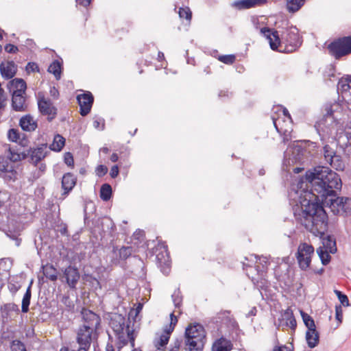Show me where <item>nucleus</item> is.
Returning a JSON list of instances; mask_svg holds the SVG:
<instances>
[{
	"instance_id": "obj_21",
	"label": "nucleus",
	"mask_w": 351,
	"mask_h": 351,
	"mask_svg": "<svg viewBox=\"0 0 351 351\" xmlns=\"http://www.w3.org/2000/svg\"><path fill=\"white\" fill-rule=\"evenodd\" d=\"M19 125L24 131H34L37 128V123L30 114L22 117L19 120Z\"/></svg>"
},
{
	"instance_id": "obj_59",
	"label": "nucleus",
	"mask_w": 351,
	"mask_h": 351,
	"mask_svg": "<svg viewBox=\"0 0 351 351\" xmlns=\"http://www.w3.org/2000/svg\"><path fill=\"white\" fill-rule=\"evenodd\" d=\"M9 152H10V159L12 161V157L14 156V154H19L20 152V150L16 147H10L9 148Z\"/></svg>"
},
{
	"instance_id": "obj_27",
	"label": "nucleus",
	"mask_w": 351,
	"mask_h": 351,
	"mask_svg": "<svg viewBox=\"0 0 351 351\" xmlns=\"http://www.w3.org/2000/svg\"><path fill=\"white\" fill-rule=\"evenodd\" d=\"M62 64L58 60H54L48 68V72L53 74L56 80L61 77Z\"/></svg>"
},
{
	"instance_id": "obj_36",
	"label": "nucleus",
	"mask_w": 351,
	"mask_h": 351,
	"mask_svg": "<svg viewBox=\"0 0 351 351\" xmlns=\"http://www.w3.org/2000/svg\"><path fill=\"white\" fill-rule=\"evenodd\" d=\"M44 275L51 281H56L58 278L56 269L51 265L49 267L45 268L43 271Z\"/></svg>"
},
{
	"instance_id": "obj_35",
	"label": "nucleus",
	"mask_w": 351,
	"mask_h": 351,
	"mask_svg": "<svg viewBox=\"0 0 351 351\" xmlns=\"http://www.w3.org/2000/svg\"><path fill=\"white\" fill-rule=\"evenodd\" d=\"M132 253V247L131 246H123L119 250V258L122 261L126 260Z\"/></svg>"
},
{
	"instance_id": "obj_20",
	"label": "nucleus",
	"mask_w": 351,
	"mask_h": 351,
	"mask_svg": "<svg viewBox=\"0 0 351 351\" xmlns=\"http://www.w3.org/2000/svg\"><path fill=\"white\" fill-rule=\"evenodd\" d=\"M7 88L11 94H12V93H25L27 84L23 79L14 78L8 83Z\"/></svg>"
},
{
	"instance_id": "obj_9",
	"label": "nucleus",
	"mask_w": 351,
	"mask_h": 351,
	"mask_svg": "<svg viewBox=\"0 0 351 351\" xmlns=\"http://www.w3.org/2000/svg\"><path fill=\"white\" fill-rule=\"evenodd\" d=\"M199 332V330L197 333ZM189 328L185 329L184 332V349L186 351H203L206 341L204 340V335L199 333V335H191Z\"/></svg>"
},
{
	"instance_id": "obj_6",
	"label": "nucleus",
	"mask_w": 351,
	"mask_h": 351,
	"mask_svg": "<svg viewBox=\"0 0 351 351\" xmlns=\"http://www.w3.org/2000/svg\"><path fill=\"white\" fill-rule=\"evenodd\" d=\"M339 108V104L337 102L326 103L323 106L322 109L323 117L320 120L317 121L315 125L317 131L320 129L324 131V128H329L336 122L334 112L337 111Z\"/></svg>"
},
{
	"instance_id": "obj_62",
	"label": "nucleus",
	"mask_w": 351,
	"mask_h": 351,
	"mask_svg": "<svg viewBox=\"0 0 351 351\" xmlns=\"http://www.w3.org/2000/svg\"><path fill=\"white\" fill-rule=\"evenodd\" d=\"M8 287H9L10 291L12 293H15L20 289V286H16V285H15L14 284H10Z\"/></svg>"
},
{
	"instance_id": "obj_45",
	"label": "nucleus",
	"mask_w": 351,
	"mask_h": 351,
	"mask_svg": "<svg viewBox=\"0 0 351 351\" xmlns=\"http://www.w3.org/2000/svg\"><path fill=\"white\" fill-rule=\"evenodd\" d=\"M295 152H297L296 160L302 162H304V157L306 156V155L309 153L306 149L302 148L300 147H298Z\"/></svg>"
},
{
	"instance_id": "obj_32",
	"label": "nucleus",
	"mask_w": 351,
	"mask_h": 351,
	"mask_svg": "<svg viewBox=\"0 0 351 351\" xmlns=\"http://www.w3.org/2000/svg\"><path fill=\"white\" fill-rule=\"evenodd\" d=\"M330 165L337 171H343L345 169V164L340 155L335 154L333 157H331L330 160Z\"/></svg>"
},
{
	"instance_id": "obj_63",
	"label": "nucleus",
	"mask_w": 351,
	"mask_h": 351,
	"mask_svg": "<svg viewBox=\"0 0 351 351\" xmlns=\"http://www.w3.org/2000/svg\"><path fill=\"white\" fill-rule=\"evenodd\" d=\"M287 131L285 130V131H282V134H280L281 136H282V143L284 144H286L289 141V134H287Z\"/></svg>"
},
{
	"instance_id": "obj_18",
	"label": "nucleus",
	"mask_w": 351,
	"mask_h": 351,
	"mask_svg": "<svg viewBox=\"0 0 351 351\" xmlns=\"http://www.w3.org/2000/svg\"><path fill=\"white\" fill-rule=\"evenodd\" d=\"M233 344L230 339L221 337L214 341L211 347V351H231Z\"/></svg>"
},
{
	"instance_id": "obj_26",
	"label": "nucleus",
	"mask_w": 351,
	"mask_h": 351,
	"mask_svg": "<svg viewBox=\"0 0 351 351\" xmlns=\"http://www.w3.org/2000/svg\"><path fill=\"white\" fill-rule=\"evenodd\" d=\"M82 279L86 282L88 283V285L93 289L95 290L101 289L99 274H97V276H94L93 274L84 273V274L82 276Z\"/></svg>"
},
{
	"instance_id": "obj_64",
	"label": "nucleus",
	"mask_w": 351,
	"mask_h": 351,
	"mask_svg": "<svg viewBox=\"0 0 351 351\" xmlns=\"http://www.w3.org/2000/svg\"><path fill=\"white\" fill-rule=\"evenodd\" d=\"M101 119H95L93 121V126L95 128L99 129L100 124H101Z\"/></svg>"
},
{
	"instance_id": "obj_12",
	"label": "nucleus",
	"mask_w": 351,
	"mask_h": 351,
	"mask_svg": "<svg viewBox=\"0 0 351 351\" xmlns=\"http://www.w3.org/2000/svg\"><path fill=\"white\" fill-rule=\"evenodd\" d=\"M77 103L80 106V113L82 117H85L90 112L94 101V97L92 93L86 91L83 94L77 96Z\"/></svg>"
},
{
	"instance_id": "obj_39",
	"label": "nucleus",
	"mask_w": 351,
	"mask_h": 351,
	"mask_svg": "<svg viewBox=\"0 0 351 351\" xmlns=\"http://www.w3.org/2000/svg\"><path fill=\"white\" fill-rule=\"evenodd\" d=\"M12 351H27L25 344L20 340L15 339L11 342Z\"/></svg>"
},
{
	"instance_id": "obj_4",
	"label": "nucleus",
	"mask_w": 351,
	"mask_h": 351,
	"mask_svg": "<svg viewBox=\"0 0 351 351\" xmlns=\"http://www.w3.org/2000/svg\"><path fill=\"white\" fill-rule=\"evenodd\" d=\"M110 325L119 340V350L123 346L128 344V341H130V346L134 348L135 336L134 335V330H130L129 325H127L128 338H126L123 332L125 327V319L122 315L117 314L111 317Z\"/></svg>"
},
{
	"instance_id": "obj_7",
	"label": "nucleus",
	"mask_w": 351,
	"mask_h": 351,
	"mask_svg": "<svg viewBox=\"0 0 351 351\" xmlns=\"http://www.w3.org/2000/svg\"><path fill=\"white\" fill-rule=\"evenodd\" d=\"M314 254V247L306 243H302L298 247L295 254L299 267L306 271L311 263V257Z\"/></svg>"
},
{
	"instance_id": "obj_37",
	"label": "nucleus",
	"mask_w": 351,
	"mask_h": 351,
	"mask_svg": "<svg viewBox=\"0 0 351 351\" xmlns=\"http://www.w3.org/2000/svg\"><path fill=\"white\" fill-rule=\"evenodd\" d=\"M178 14L180 19H185L190 22L192 18V12L189 7L180 8Z\"/></svg>"
},
{
	"instance_id": "obj_11",
	"label": "nucleus",
	"mask_w": 351,
	"mask_h": 351,
	"mask_svg": "<svg viewBox=\"0 0 351 351\" xmlns=\"http://www.w3.org/2000/svg\"><path fill=\"white\" fill-rule=\"evenodd\" d=\"M38 108L41 114L47 116L48 121H52L56 117L58 109L53 105L50 99H46L44 96L38 100Z\"/></svg>"
},
{
	"instance_id": "obj_14",
	"label": "nucleus",
	"mask_w": 351,
	"mask_h": 351,
	"mask_svg": "<svg viewBox=\"0 0 351 351\" xmlns=\"http://www.w3.org/2000/svg\"><path fill=\"white\" fill-rule=\"evenodd\" d=\"M63 275L69 287L71 289H75L76 285L80 278L77 268L75 266L69 265L65 268Z\"/></svg>"
},
{
	"instance_id": "obj_52",
	"label": "nucleus",
	"mask_w": 351,
	"mask_h": 351,
	"mask_svg": "<svg viewBox=\"0 0 351 351\" xmlns=\"http://www.w3.org/2000/svg\"><path fill=\"white\" fill-rule=\"evenodd\" d=\"M4 49L5 51L9 53H15L19 51L18 47L12 44H7Z\"/></svg>"
},
{
	"instance_id": "obj_23",
	"label": "nucleus",
	"mask_w": 351,
	"mask_h": 351,
	"mask_svg": "<svg viewBox=\"0 0 351 351\" xmlns=\"http://www.w3.org/2000/svg\"><path fill=\"white\" fill-rule=\"evenodd\" d=\"M33 284V279L31 280L26 291L22 299L21 304V312L23 313H26L29 310V304L32 298V286Z\"/></svg>"
},
{
	"instance_id": "obj_60",
	"label": "nucleus",
	"mask_w": 351,
	"mask_h": 351,
	"mask_svg": "<svg viewBox=\"0 0 351 351\" xmlns=\"http://www.w3.org/2000/svg\"><path fill=\"white\" fill-rule=\"evenodd\" d=\"M8 165H5L4 163L0 162V177L5 173L7 171H8Z\"/></svg>"
},
{
	"instance_id": "obj_53",
	"label": "nucleus",
	"mask_w": 351,
	"mask_h": 351,
	"mask_svg": "<svg viewBox=\"0 0 351 351\" xmlns=\"http://www.w3.org/2000/svg\"><path fill=\"white\" fill-rule=\"evenodd\" d=\"M338 299L343 306H348L350 305L349 299L346 294L341 295V297Z\"/></svg>"
},
{
	"instance_id": "obj_16",
	"label": "nucleus",
	"mask_w": 351,
	"mask_h": 351,
	"mask_svg": "<svg viewBox=\"0 0 351 351\" xmlns=\"http://www.w3.org/2000/svg\"><path fill=\"white\" fill-rule=\"evenodd\" d=\"M77 182V178L72 173H66L62 179V188L64 192L62 196L65 197L73 190Z\"/></svg>"
},
{
	"instance_id": "obj_42",
	"label": "nucleus",
	"mask_w": 351,
	"mask_h": 351,
	"mask_svg": "<svg viewBox=\"0 0 351 351\" xmlns=\"http://www.w3.org/2000/svg\"><path fill=\"white\" fill-rule=\"evenodd\" d=\"M173 302L174 303L176 308H180L182 302V296L181 295V292L179 289L176 290L171 295Z\"/></svg>"
},
{
	"instance_id": "obj_57",
	"label": "nucleus",
	"mask_w": 351,
	"mask_h": 351,
	"mask_svg": "<svg viewBox=\"0 0 351 351\" xmlns=\"http://www.w3.org/2000/svg\"><path fill=\"white\" fill-rule=\"evenodd\" d=\"M339 84H340L342 91H347L351 88V84H349L347 81L346 82H339Z\"/></svg>"
},
{
	"instance_id": "obj_15",
	"label": "nucleus",
	"mask_w": 351,
	"mask_h": 351,
	"mask_svg": "<svg viewBox=\"0 0 351 351\" xmlns=\"http://www.w3.org/2000/svg\"><path fill=\"white\" fill-rule=\"evenodd\" d=\"M267 0H236L232 6L238 10H243L261 6L267 3Z\"/></svg>"
},
{
	"instance_id": "obj_22",
	"label": "nucleus",
	"mask_w": 351,
	"mask_h": 351,
	"mask_svg": "<svg viewBox=\"0 0 351 351\" xmlns=\"http://www.w3.org/2000/svg\"><path fill=\"white\" fill-rule=\"evenodd\" d=\"M46 148L47 144H42L40 146L35 149H32L31 147L29 148V152L31 153V160L36 165L46 156V152H45V149Z\"/></svg>"
},
{
	"instance_id": "obj_3",
	"label": "nucleus",
	"mask_w": 351,
	"mask_h": 351,
	"mask_svg": "<svg viewBox=\"0 0 351 351\" xmlns=\"http://www.w3.org/2000/svg\"><path fill=\"white\" fill-rule=\"evenodd\" d=\"M283 23H285L286 26L282 27L278 26V29L268 27H262L261 33L269 40L272 50L291 53L301 46L302 40L295 26H289L288 21H285Z\"/></svg>"
},
{
	"instance_id": "obj_19",
	"label": "nucleus",
	"mask_w": 351,
	"mask_h": 351,
	"mask_svg": "<svg viewBox=\"0 0 351 351\" xmlns=\"http://www.w3.org/2000/svg\"><path fill=\"white\" fill-rule=\"evenodd\" d=\"M25 93H12V107L14 111L23 112L26 110L25 106Z\"/></svg>"
},
{
	"instance_id": "obj_33",
	"label": "nucleus",
	"mask_w": 351,
	"mask_h": 351,
	"mask_svg": "<svg viewBox=\"0 0 351 351\" xmlns=\"http://www.w3.org/2000/svg\"><path fill=\"white\" fill-rule=\"evenodd\" d=\"M305 0H287V8L289 12L298 11L304 5Z\"/></svg>"
},
{
	"instance_id": "obj_1",
	"label": "nucleus",
	"mask_w": 351,
	"mask_h": 351,
	"mask_svg": "<svg viewBox=\"0 0 351 351\" xmlns=\"http://www.w3.org/2000/svg\"><path fill=\"white\" fill-rule=\"evenodd\" d=\"M302 190L299 200L316 199V202L330 208L334 215L350 211L351 198L337 197L336 189H341L342 182L339 176L327 167L317 166L306 171L298 182Z\"/></svg>"
},
{
	"instance_id": "obj_31",
	"label": "nucleus",
	"mask_w": 351,
	"mask_h": 351,
	"mask_svg": "<svg viewBox=\"0 0 351 351\" xmlns=\"http://www.w3.org/2000/svg\"><path fill=\"white\" fill-rule=\"evenodd\" d=\"M300 314H301V317L302 318L303 322H304L305 326L307 328V330L315 331L316 326L315 324V321L312 318V317L310 316L306 312L303 311L302 310L300 311Z\"/></svg>"
},
{
	"instance_id": "obj_13",
	"label": "nucleus",
	"mask_w": 351,
	"mask_h": 351,
	"mask_svg": "<svg viewBox=\"0 0 351 351\" xmlns=\"http://www.w3.org/2000/svg\"><path fill=\"white\" fill-rule=\"evenodd\" d=\"M84 324L83 326L85 328H89L96 331L100 325V317L87 308H82L81 312Z\"/></svg>"
},
{
	"instance_id": "obj_49",
	"label": "nucleus",
	"mask_w": 351,
	"mask_h": 351,
	"mask_svg": "<svg viewBox=\"0 0 351 351\" xmlns=\"http://www.w3.org/2000/svg\"><path fill=\"white\" fill-rule=\"evenodd\" d=\"M64 162L69 167H73L74 160L73 154L71 152H66L64 155Z\"/></svg>"
},
{
	"instance_id": "obj_8",
	"label": "nucleus",
	"mask_w": 351,
	"mask_h": 351,
	"mask_svg": "<svg viewBox=\"0 0 351 351\" xmlns=\"http://www.w3.org/2000/svg\"><path fill=\"white\" fill-rule=\"evenodd\" d=\"M178 317L173 313L170 314V322L163 328V333L154 340V344L157 350H164L169 342L170 335L173 331L175 326L178 323Z\"/></svg>"
},
{
	"instance_id": "obj_38",
	"label": "nucleus",
	"mask_w": 351,
	"mask_h": 351,
	"mask_svg": "<svg viewBox=\"0 0 351 351\" xmlns=\"http://www.w3.org/2000/svg\"><path fill=\"white\" fill-rule=\"evenodd\" d=\"M16 171L12 167L1 177H3L5 182H14L16 180Z\"/></svg>"
},
{
	"instance_id": "obj_58",
	"label": "nucleus",
	"mask_w": 351,
	"mask_h": 351,
	"mask_svg": "<svg viewBox=\"0 0 351 351\" xmlns=\"http://www.w3.org/2000/svg\"><path fill=\"white\" fill-rule=\"evenodd\" d=\"M19 144L21 147H26L28 145V140L25 136V134H23V137H20V140H19Z\"/></svg>"
},
{
	"instance_id": "obj_2",
	"label": "nucleus",
	"mask_w": 351,
	"mask_h": 351,
	"mask_svg": "<svg viewBox=\"0 0 351 351\" xmlns=\"http://www.w3.org/2000/svg\"><path fill=\"white\" fill-rule=\"evenodd\" d=\"M315 200L306 198L299 200L301 213H294L295 220L309 232L315 235L319 234L324 249L335 254L337 251L336 239L333 235L325 236L324 234L328 227V215L322 204Z\"/></svg>"
},
{
	"instance_id": "obj_51",
	"label": "nucleus",
	"mask_w": 351,
	"mask_h": 351,
	"mask_svg": "<svg viewBox=\"0 0 351 351\" xmlns=\"http://www.w3.org/2000/svg\"><path fill=\"white\" fill-rule=\"evenodd\" d=\"M95 172L97 176L103 177L107 173L108 168L105 165H99L97 167Z\"/></svg>"
},
{
	"instance_id": "obj_10",
	"label": "nucleus",
	"mask_w": 351,
	"mask_h": 351,
	"mask_svg": "<svg viewBox=\"0 0 351 351\" xmlns=\"http://www.w3.org/2000/svg\"><path fill=\"white\" fill-rule=\"evenodd\" d=\"M95 331L94 330L85 328L82 326L77 332V341L79 344V348L77 350H69L68 348L64 347L60 349V351H88L90 343L92 341V334Z\"/></svg>"
},
{
	"instance_id": "obj_46",
	"label": "nucleus",
	"mask_w": 351,
	"mask_h": 351,
	"mask_svg": "<svg viewBox=\"0 0 351 351\" xmlns=\"http://www.w3.org/2000/svg\"><path fill=\"white\" fill-rule=\"evenodd\" d=\"M335 319L338 322L339 326L343 320V310L341 305H337L335 306Z\"/></svg>"
},
{
	"instance_id": "obj_30",
	"label": "nucleus",
	"mask_w": 351,
	"mask_h": 351,
	"mask_svg": "<svg viewBox=\"0 0 351 351\" xmlns=\"http://www.w3.org/2000/svg\"><path fill=\"white\" fill-rule=\"evenodd\" d=\"M112 193V187L109 184L105 183L101 185L99 191V196L103 201L107 202L110 200Z\"/></svg>"
},
{
	"instance_id": "obj_43",
	"label": "nucleus",
	"mask_w": 351,
	"mask_h": 351,
	"mask_svg": "<svg viewBox=\"0 0 351 351\" xmlns=\"http://www.w3.org/2000/svg\"><path fill=\"white\" fill-rule=\"evenodd\" d=\"M14 156L12 157V161L13 162H18L21 161L22 160L26 159L28 156L31 157V153L29 152V149H28L27 151H23L19 152V154H14Z\"/></svg>"
},
{
	"instance_id": "obj_29",
	"label": "nucleus",
	"mask_w": 351,
	"mask_h": 351,
	"mask_svg": "<svg viewBox=\"0 0 351 351\" xmlns=\"http://www.w3.org/2000/svg\"><path fill=\"white\" fill-rule=\"evenodd\" d=\"M65 145V138L60 134H57L54 137L53 143L50 145V149L55 152H60Z\"/></svg>"
},
{
	"instance_id": "obj_41",
	"label": "nucleus",
	"mask_w": 351,
	"mask_h": 351,
	"mask_svg": "<svg viewBox=\"0 0 351 351\" xmlns=\"http://www.w3.org/2000/svg\"><path fill=\"white\" fill-rule=\"evenodd\" d=\"M21 134L17 129L12 128L8 132V138L10 141L17 143L20 140Z\"/></svg>"
},
{
	"instance_id": "obj_24",
	"label": "nucleus",
	"mask_w": 351,
	"mask_h": 351,
	"mask_svg": "<svg viewBox=\"0 0 351 351\" xmlns=\"http://www.w3.org/2000/svg\"><path fill=\"white\" fill-rule=\"evenodd\" d=\"M306 340L310 348H315L319 343V332L316 329L315 331L307 330L306 332Z\"/></svg>"
},
{
	"instance_id": "obj_55",
	"label": "nucleus",
	"mask_w": 351,
	"mask_h": 351,
	"mask_svg": "<svg viewBox=\"0 0 351 351\" xmlns=\"http://www.w3.org/2000/svg\"><path fill=\"white\" fill-rule=\"evenodd\" d=\"M50 95L53 97L54 99H58L59 97V91L55 87L52 86L50 88Z\"/></svg>"
},
{
	"instance_id": "obj_61",
	"label": "nucleus",
	"mask_w": 351,
	"mask_h": 351,
	"mask_svg": "<svg viewBox=\"0 0 351 351\" xmlns=\"http://www.w3.org/2000/svg\"><path fill=\"white\" fill-rule=\"evenodd\" d=\"M91 0H76L77 4L81 5L84 7H87L90 5Z\"/></svg>"
},
{
	"instance_id": "obj_5",
	"label": "nucleus",
	"mask_w": 351,
	"mask_h": 351,
	"mask_svg": "<svg viewBox=\"0 0 351 351\" xmlns=\"http://www.w3.org/2000/svg\"><path fill=\"white\" fill-rule=\"evenodd\" d=\"M327 49L329 54L337 60L351 54V36L334 39L328 44Z\"/></svg>"
},
{
	"instance_id": "obj_50",
	"label": "nucleus",
	"mask_w": 351,
	"mask_h": 351,
	"mask_svg": "<svg viewBox=\"0 0 351 351\" xmlns=\"http://www.w3.org/2000/svg\"><path fill=\"white\" fill-rule=\"evenodd\" d=\"M324 157L326 160L330 161L331 160V157H333V155L336 154L335 152L332 150L329 145H326L324 147Z\"/></svg>"
},
{
	"instance_id": "obj_25",
	"label": "nucleus",
	"mask_w": 351,
	"mask_h": 351,
	"mask_svg": "<svg viewBox=\"0 0 351 351\" xmlns=\"http://www.w3.org/2000/svg\"><path fill=\"white\" fill-rule=\"evenodd\" d=\"M0 311L1 317L7 319L10 317V313L11 311L19 314L20 313V309L19 306L14 303H7L1 306Z\"/></svg>"
},
{
	"instance_id": "obj_56",
	"label": "nucleus",
	"mask_w": 351,
	"mask_h": 351,
	"mask_svg": "<svg viewBox=\"0 0 351 351\" xmlns=\"http://www.w3.org/2000/svg\"><path fill=\"white\" fill-rule=\"evenodd\" d=\"M273 351H293L291 348L284 345L280 346H275L273 349Z\"/></svg>"
},
{
	"instance_id": "obj_48",
	"label": "nucleus",
	"mask_w": 351,
	"mask_h": 351,
	"mask_svg": "<svg viewBox=\"0 0 351 351\" xmlns=\"http://www.w3.org/2000/svg\"><path fill=\"white\" fill-rule=\"evenodd\" d=\"M182 343V339L181 338L176 339L171 344V348L169 351H179Z\"/></svg>"
},
{
	"instance_id": "obj_28",
	"label": "nucleus",
	"mask_w": 351,
	"mask_h": 351,
	"mask_svg": "<svg viewBox=\"0 0 351 351\" xmlns=\"http://www.w3.org/2000/svg\"><path fill=\"white\" fill-rule=\"evenodd\" d=\"M186 328L190 329V331L191 332L190 335L195 336L194 337H196L197 335H199V332L197 333L199 330V333H202L203 332L204 340L206 341V332L204 327L202 324L199 323L190 324Z\"/></svg>"
},
{
	"instance_id": "obj_47",
	"label": "nucleus",
	"mask_w": 351,
	"mask_h": 351,
	"mask_svg": "<svg viewBox=\"0 0 351 351\" xmlns=\"http://www.w3.org/2000/svg\"><path fill=\"white\" fill-rule=\"evenodd\" d=\"M25 70L28 73H29L30 72L34 73L40 71L38 65L37 64V63L34 62H28L25 66Z\"/></svg>"
},
{
	"instance_id": "obj_54",
	"label": "nucleus",
	"mask_w": 351,
	"mask_h": 351,
	"mask_svg": "<svg viewBox=\"0 0 351 351\" xmlns=\"http://www.w3.org/2000/svg\"><path fill=\"white\" fill-rule=\"evenodd\" d=\"M119 167L117 165H114L112 167L110 172V175L112 178H115L119 175Z\"/></svg>"
},
{
	"instance_id": "obj_40",
	"label": "nucleus",
	"mask_w": 351,
	"mask_h": 351,
	"mask_svg": "<svg viewBox=\"0 0 351 351\" xmlns=\"http://www.w3.org/2000/svg\"><path fill=\"white\" fill-rule=\"evenodd\" d=\"M218 60L226 64L230 65L235 62L236 56L234 54L222 55L219 56Z\"/></svg>"
},
{
	"instance_id": "obj_34",
	"label": "nucleus",
	"mask_w": 351,
	"mask_h": 351,
	"mask_svg": "<svg viewBox=\"0 0 351 351\" xmlns=\"http://www.w3.org/2000/svg\"><path fill=\"white\" fill-rule=\"evenodd\" d=\"M317 253L321 260L322 265H328L331 260V256L329 254V252L324 250V247H319L317 249Z\"/></svg>"
},
{
	"instance_id": "obj_44",
	"label": "nucleus",
	"mask_w": 351,
	"mask_h": 351,
	"mask_svg": "<svg viewBox=\"0 0 351 351\" xmlns=\"http://www.w3.org/2000/svg\"><path fill=\"white\" fill-rule=\"evenodd\" d=\"M285 315L287 319V325L291 329L295 330L297 326V322L293 313L286 312Z\"/></svg>"
},
{
	"instance_id": "obj_17",
	"label": "nucleus",
	"mask_w": 351,
	"mask_h": 351,
	"mask_svg": "<svg viewBox=\"0 0 351 351\" xmlns=\"http://www.w3.org/2000/svg\"><path fill=\"white\" fill-rule=\"evenodd\" d=\"M17 72V66L14 61H8L6 65L4 62L0 64V73L1 76L6 79H12Z\"/></svg>"
}]
</instances>
